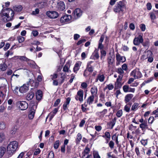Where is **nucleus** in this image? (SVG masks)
<instances>
[{"label": "nucleus", "mask_w": 158, "mask_h": 158, "mask_svg": "<svg viewBox=\"0 0 158 158\" xmlns=\"http://www.w3.org/2000/svg\"><path fill=\"white\" fill-rule=\"evenodd\" d=\"M71 100V98L68 97L66 98V101L64 102L63 105V109L64 111L67 112V110H69L68 106Z\"/></svg>", "instance_id": "15"}, {"label": "nucleus", "mask_w": 158, "mask_h": 158, "mask_svg": "<svg viewBox=\"0 0 158 158\" xmlns=\"http://www.w3.org/2000/svg\"><path fill=\"white\" fill-rule=\"evenodd\" d=\"M116 47L115 48V51L117 52V53L116 54V64L117 65H118V50L117 49V47L116 45Z\"/></svg>", "instance_id": "44"}, {"label": "nucleus", "mask_w": 158, "mask_h": 158, "mask_svg": "<svg viewBox=\"0 0 158 158\" xmlns=\"http://www.w3.org/2000/svg\"><path fill=\"white\" fill-rule=\"evenodd\" d=\"M118 89V77L117 78L116 81L115 82L114 85V89Z\"/></svg>", "instance_id": "54"}, {"label": "nucleus", "mask_w": 158, "mask_h": 158, "mask_svg": "<svg viewBox=\"0 0 158 158\" xmlns=\"http://www.w3.org/2000/svg\"><path fill=\"white\" fill-rule=\"evenodd\" d=\"M86 41L85 39H82L79 40L76 43L77 46H79L82 43L85 42Z\"/></svg>", "instance_id": "50"}, {"label": "nucleus", "mask_w": 158, "mask_h": 158, "mask_svg": "<svg viewBox=\"0 0 158 158\" xmlns=\"http://www.w3.org/2000/svg\"><path fill=\"white\" fill-rule=\"evenodd\" d=\"M152 52L151 51L148 50L145 51L144 54L141 56V59L142 60H144L148 58L149 56L152 55Z\"/></svg>", "instance_id": "18"}, {"label": "nucleus", "mask_w": 158, "mask_h": 158, "mask_svg": "<svg viewBox=\"0 0 158 158\" xmlns=\"http://www.w3.org/2000/svg\"><path fill=\"white\" fill-rule=\"evenodd\" d=\"M139 127L143 130L145 129H148V120L147 119L144 120V122L140 124L139 125Z\"/></svg>", "instance_id": "21"}, {"label": "nucleus", "mask_w": 158, "mask_h": 158, "mask_svg": "<svg viewBox=\"0 0 158 158\" xmlns=\"http://www.w3.org/2000/svg\"><path fill=\"white\" fill-rule=\"evenodd\" d=\"M106 50H103L100 51V59L102 60L104 59L106 55Z\"/></svg>", "instance_id": "29"}, {"label": "nucleus", "mask_w": 158, "mask_h": 158, "mask_svg": "<svg viewBox=\"0 0 158 158\" xmlns=\"http://www.w3.org/2000/svg\"><path fill=\"white\" fill-rule=\"evenodd\" d=\"M154 120V118L153 116H151L149 117L148 120V122L149 124H152Z\"/></svg>", "instance_id": "62"}, {"label": "nucleus", "mask_w": 158, "mask_h": 158, "mask_svg": "<svg viewBox=\"0 0 158 158\" xmlns=\"http://www.w3.org/2000/svg\"><path fill=\"white\" fill-rule=\"evenodd\" d=\"M65 78L63 76L61 77L58 80H54L53 81V85L55 86H57L58 85H61L64 82Z\"/></svg>", "instance_id": "8"}, {"label": "nucleus", "mask_w": 158, "mask_h": 158, "mask_svg": "<svg viewBox=\"0 0 158 158\" xmlns=\"http://www.w3.org/2000/svg\"><path fill=\"white\" fill-rule=\"evenodd\" d=\"M118 135H117L116 134H115L112 136V139L114 140H116V143L117 144L118 146Z\"/></svg>", "instance_id": "42"}, {"label": "nucleus", "mask_w": 158, "mask_h": 158, "mask_svg": "<svg viewBox=\"0 0 158 158\" xmlns=\"http://www.w3.org/2000/svg\"><path fill=\"white\" fill-rule=\"evenodd\" d=\"M114 88V86L112 84L110 83L107 85L104 88V90L105 91L106 89H108L109 90H112Z\"/></svg>", "instance_id": "36"}, {"label": "nucleus", "mask_w": 158, "mask_h": 158, "mask_svg": "<svg viewBox=\"0 0 158 158\" xmlns=\"http://www.w3.org/2000/svg\"><path fill=\"white\" fill-rule=\"evenodd\" d=\"M90 151V149L88 147L86 146L82 153V158H85V157L86 155L88 154Z\"/></svg>", "instance_id": "23"}, {"label": "nucleus", "mask_w": 158, "mask_h": 158, "mask_svg": "<svg viewBox=\"0 0 158 158\" xmlns=\"http://www.w3.org/2000/svg\"><path fill=\"white\" fill-rule=\"evenodd\" d=\"M48 158H54V155L53 151H51L49 152Z\"/></svg>", "instance_id": "55"}, {"label": "nucleus", "mask_w": 158, "mask_h": 158, "mask_svg": "<svg viewBox=\"0 0 158 158\" xmlns=\"http://www.w3.org/2000/svg\"><path fill=\"white\" fill-rule=\"evenodd\" d=\"M17 58L21 61L29 62L30 60L26 57L25 56H17Z\"/></svg>", "instance_id": "30"}, {"label": "nucleus", "mask_w": 158, "mask_h": 158, "mask_svg": "<svg viewBox=\"0 0 158 158\" xmlns=\"http://www.w3.org/2000/svg\"><path fill=\"white\" fill-rule=\"evenodd\" d=\"M114 125V123L113 122H112L111 121L108 123V128L110 129H112Z\"/></svg>", "instance_id": "52"}, {"label": "nucleus", "mask_w": 158, "mask_h": 158, "mask_svg": "<svg viewBox=\"0 0 158 158\" xmlns=\"http://www.w3.org/2000/svg\"><path fill=\"white\" fill-rule=\"evenodd\" d=\"M35 110H30V114H28V116L29 119H32L35 115Z\"/></svg>", "instance_id": "33"}, {"label": "nucleus", "mask_w": 158, "mask_h": 158, "mask_svg": "<svg viewBox=\"0 0 158 158\" xmlns=\"http://www.w3.org/2000/svg\"><path fill=\"white\" fill-rule=\"evenodd\" d=\"M90 92L92 94L91 95H94L95 94H97L98 92V89L97 87H95L91 88L90 89Z\"/></svg>", "instance_id": "35"}, {"label": "nucleus", "mask_w": 158, "mask_h": 158, "mask_svg": "<svg viewBox=\"0 0 158 158\" xmlns=\"http://www.w3.org/2000/svg\"><path fill=\"white\" fill-rule=\"evenodd\" d=\"M124 5L125 4L123 2H119V13L120 11L123 12L125 10V7Z\"/></svg>", "instance_id": "28"}, {"label": "nucleus", "mask_w": 158, "mask_h": 158, "mask_svg": "<svg viewBox=\"0 0 158 158\" xmlns=\"http://www.w3.org/2000/svg\"><path fill=\"white\" fill-rule=\"evenodd\" d=\"M100 101L104 103L105 101V93L102 91H101L99 94Z\"/></svg>", "instance_id": "27"}, {"label": "nucleus", "mask_w": 158, "mask_h": 158, "mask_svg": "<svg viewBox=\"0 0 158 158\" xmlns=\"http://www.w3.org/2000/svg\"><path fill=\"white\" fill-rule=\"evenodd\" d=\"M47 5V3L45 2H42L38 4V7L40 9L45 8Z\"/></svg>", "instance_id": "25"}, {"label": "nucleus", "mask_w": 158, "mask_h": 158, "mask_svg": "<svg viewBox=\"0 0 158 158\" xmlns=\"http://www.w3.org/2000/svg\"><path fill=\"white\" fill-rule=\"evenodd\" d=\"M18 146V143L16 141L10 142L8 144L7 148V152L10 156H12L16 151Z\"/></svg>", "instance_id": "2"}, {"label": "nucleus", "mask_w": 158, "mask_h": 158, "mask_svg": "<svg viewBox=\"0 0 158 158\" xmlns=\"http://www.w3.org/2000/svg\"><path fill=\"white\" fill-rule=\"evenodd\" d=\"M7 91L6 86H0V98H1L3 99L5 97L6 93ZM1 103V100L0 99V104Z\"/></svg>", "instance_id": "6"}, {"label": "nucleus", "mask_w": 158, "mask_h": 158, "mask_svg": "<svg viewBox=\"0 0 158 158\" xmlns=\"http://www.w3.org/2000/svg\"><path fill=\"white\" fill-rule=\"evenodd\" d=\"M94 62L93 61H91L89 62L87 64L86 70H87L88 72L92 73V72L94 70V68L92 65H91V64Z\"/></svg>", "instance_id": "19"}, {"label": "nucleus", "mask_w": 158, "mask_h": 158, "mask_svg": "<svg viewBox=\"0 0 158 158\" xmlns=\"http://www.w3.org/2000/svg\"><path fill=\"white\" fill-rule=\"evenodd\" d=\"M19 43H22L24 41V38L22 36H19L17 38Z\"/></svg>", "instance_id": "49"}, {"label": "nucleus", "mask_w": 158, "mask_h": 158, "mask_svg": "<svg viewBox=\"0 0 158 158\" xmlns=\"http://www.w3.org/2000/svg\"><path fill=\"white\" fill-rule=\"evenodd\" d=\"M5 139V135L3 133H0V143H2Z\"/></svg>", "instance_id": "47"}, {"label": "nucleus", "mask_w": 158, "mask_h": 158, "mask_svg": "<svg viewBox=\"0 0 158 158\" xmlns=\"http://www.w3.org/2000/svg\"><path fill=\"white\" fill-rule=\"evenodd\" d=\"M81 87L84 89H86L87 87V85L86 82H83L81 84Z\"/></svg>", "instance_id": "60"}, {"label": "nucleus", "mask_w": 158, "mask_h": 158, "mask_svg": "<svg viewBox=\"0 0 158 158\" xmlns=\"http://www.w3.org/2000/svg\"><path fill=\"white\" fill-rule=\"evenodd\" d=\"M83 90L80 89L78 90L76 95L75 96V99L77 101H79L80 103L83 101Z\"/></svg>", "instance_id": "5"}, {"label": "nucleus", "mask_w": 158, "mask_h": 158, "mask_svg": "<svg viewBox=\"0 0 158 158\" xmlns=\"http://www.w3.org/2000/svg\"><path fill=\"white\" fill-rule=\"evenodd\" d=\"M118 3L117 2V4L115 5V6H114V8H113V10L116 13H117L118 12Z\"/></svg>", "instance_id": "61"}, {"label": "nucleus", "mask_w": 158, "mask_h": 158, "mask_svg": "<svg viewBox=\"0 0 158 158\" xmlns=\"http://www.w3.org/2000/svg\"><path fill=\"white\" fill-rule=\"evenodd\" d=\"M40 10L38 8L35 9V11H33L32 12V15H35L39 14V13Z\"/></svg>", "instance_id": "59"}, {"label": "nucleus", "mask_w": 158, "mask_h": 158, "mask_svg": "<svg viewBox=\"0 0 158 158\" xmlns=\"http://www.w3.org/2000/svg\"><path fill=\"white\" fill-rule=\"evenodd\" d=\"M29 87L27 84H24L22 86L20 87L19 91L22 93H25L28 90Z\"/></svg>", "instance_id": "14"}, {"label": "nucleus", "mask_w": 158, "mask_h": 158, "mask_svg": "<svg viewBox=\"0 0 158 158\" xmlns=\"http://www.w3.org/2000/svg\"><path fill=\"white\" fill-rule=\"evenodd\" d=\"M139 27L142 31H144L146 30V26L144 24H141L139 25Z\"/></svg>", "instance_id": "57"}, {"label": "nucleus", "mask_w": 158, "mask_h": 158, "mask_svg": "<svg viewBox=\"0 0 158 158\" xmlns=\"http://www.w3.org/2000/svg\"><path fill=\"white\" fill-rule=\"evenodd\" d=\"M51 79L53 81L56 78L58 77V74L57 73H54L53 75H51Z\"/></svg>", "instance_id": "63"}, {"label": "nucleus", "mask_w": 158, "mask_h": 158, "mask_svg": "<svg viewBox=\"0 0 158 158\" xmlns=\"http://www.w3.org/2000/svg\"><path fill=\"white\" fill-rule=\"evenodd\" d=\"M30 106L31 107V110H35H35L37 108V106H35V103H31L30 104Z\"/></svg>", "instance_id": "51"}, {"label": "nucleus", "mask_w": 158, "mask_h": 158, "mask_svg": "<svg viewBox=\"0 0 158 158\" xmlns=\"http://www.w3.org/2000/svg\"><path fill=\"white\" fill-rule=\"evenodd\" d=\"M94 95L89 96L87 100V102L89 105L92 104L94 101Z\"/></svg>", "instance_id": "26"}, {"label": "nucleus", "mask_w": 158, "mask_h": 158, "mask_svg": "<svg viewBox=\"0 0 158 158\" xmlns=\"http://www.w3.org/2000/svg\"><path fill=\"white\" fill-rule=\"evenodd\" d=\"M57 10L59 11H63L65 9V5L63 1H60L57 3L56 5Z\"/></svg>", "instance_id": "12"}, {"label": "nucleus", "mask_w": 158, "mask_h": 158, "mask_svg": "<svg viewBox=\"0 0 158 158\" xmlns=\"http://www.w3.org/2000/svg\"><path fill=\"white\" fill-rule=\"evenodd\" d=\"M6 65L4 64H1L0 65V69L2 71H5L6 69Z\"/></svg>", "instance_id": "45"}, {"label": "nucleus", "mask_w": 158, "mask_h": 158, "mask_svg": "<svg viewBox=\"0 0 158 158\" xmlns=\"http://www.w3.org/2000/svg\"><path fill=\"white\" fill-rule=\"evenodd\" d=\"M60 102V99L59 98L57 99L55 101L53 106L56 107L58 106Z\"/></svg>", "instance_id": "58"}, {"label": "nucleus", "mask_w": 158, "mask_h": 158, "mask_svg": "<svg viewBox=\"0 0 158 158\" xmlns=\"http://www.w3.org/2000/svg\"><path fill=\"white\" fill-rule=\"evenodd\" d=\"M139 105V104L138 103H134L132 106L131 110H135L138 108Z\"/></svg>", "instance_id": "40"}, {"label": "nucleus", "mask_w": 158, "mask_h": 158, "mask_svg": "<svg viewBox=\"0 0 158 158\" xmlns=\"http://www.w3.org/2000/svg\"><path fill=\"white\" fill-rule=\"evenodd\" d=\"M35 94L36 99L38 100H41L43 96L42 91L40 89L38 90Z\"/></svg>", "instance_id": "22"}, {"label": "nucleus", "mask_w": 158, "mask_h": 158, "mask_svg": "<svg viewBox=\"0 0 158 158\" xmlns=\"http://www.w3.org/2000/svg\"><path fill=\"white\" fill-rule=\"evenodd\" d=\"M6 151V149L5 148L3 147H0V157H2Z\"/></svg>", "instance_id": "32"}, {"label": "nucleus", "mask_w": 158, "mask_h": 158, "mask_svg": "<svg viewBox=\"0 0 158 158\" xmlns=\"http://www.w3.org/2000/svg\"><path fill=\"white\" fill-rule=\"evenodd\" d=\"M34 96V93L32 91H30L27 94L26 98L27 100L29 101L31 100Z\"/></svg>", "instance_id": "24"}, {"label": "nucleus", "mask_w": 158, "mask_h": 158, "mask_svg": "<svg viewBox=\"0 0 158 158\" xmlns=\"http://www.w3.org/2000/svg\"><path fill=\"white\" fill-rule=\"evenodd\" d=\"M17 106L21 110H24L28 108V104L25 101H19L17 103Z\"/></svg>", "instance_id": "4"}, {"label": "nucleus", "mask_w": 158, "mask_h": 158, "mask_svg": "<svg viewBox=\"0 0 158 158\" xmlns=\"http://www.w3.org/2000/svg\"><path fill=\"white\" fill-rule=\"evenodd\" d=\"M126 61L125 57L124 56H121L119 55V63H123Z\"/></svg>", "instance_id": "53"}, {"label": "nucleus", "mask_w": 158, "mask_h": 158, "mask_svg": "<svg viewBox=\"0 0 158 158\" xmlns=\"http://www.w3.org/2000/svg\"><path fill=\"white\" fill-rule=\"evenodd\" d=\"M81 64V62L80 61H77L76 62L73 68V71L74 73H77L80 69Z\"/></svg>", "instance_id": "16"}, {"label": "nucleus", "mask_w": 158, "mask_h": 158, "mask_svg": "<svg viewBox=\"0 0 158 158\" xmlns=\"http://www.w3.org/2000/svg\"><path fill=\"white\" fill-rule=\"evenodd\" d=\"M60 141L59 140H56L54 143V144L53 147L55 149H57L59 145Z\"/></svg>", "instance_id": "41"}, {"label": "nucleus", "mask_w": 158, "mask_h": 158, "mask_svg": "<svg viewBox=\"0 0 158 158\" xmlns=\"http://www.w3.org/2000/svg\"><path fill=\"white\" fill-rule=\"evenodd\" d=\"M98 50L96 51H95V53L93 55V57L94 59L98 60L99 58V56L98 52Z\"/></svg>", "instance_id": "43"}, {"label": "nucleus", "mask_w": 158, "mask_h": 158, "mask_svg": "<svg viewBox=\"0 0 158 158\" xmlns=\"http://www.w3.org/2000/svg\"><path fill=\"white\" fill-rule=\"evenodd\" d=\"M113 113H116L117 116L118 117V109L117 107H114L113 108Z\"/></svg>", "instance_id": "56"}, {"label": "nucleus", "mask_w": 158, "mask_h": 158, "mask_svg": "<svg viewBox=\"0 0 158 158\" xmlns=\"http://www.w3.org/2000/svg\"><path fill=\"white\" fill-rule=\"evenodd\" d=\"M93 154L94 158H101V157L99 155L98 152L97 151H93Z\"/></svg>", "instance_id": "39"}, {"label": "nucleus", "mask_w": 158, "mask_h": 158, "mask_svg": "<svg viewBox=\"0 0 158 158\" xmlns=\"http://www.w3.org/2000/svg\"><path fill=\"white\" fill-rule=\"evenodd\" d=\"M97 77L100 82H102L104 81L105 76L103 74L101 75L100 74H99L98 75Z\"/></svg>", "instance_id": "37"}, {"label": "nucleus", "mask_w": 158, "mask_h": 158, "mask_svg": "<svg viewBox=\"0 0 158 158\" xmlns=\"http://www.w3.org/2000/svg\"><path fill=\"white\" fill-rule=\"evenodd\" d=\"M127 64H124L122 65V69H119V81L121 80L123 77V74L124 73L123 70H127Z\"/></svg>", "instance_id": "11"}, {"label": "nucleus", "mask_w": 158, "mask_h": 158, "mask_svg": "<svg viewBox=\"0 0 158 158\" xmlns=\"http://www.w3.org/2000/svg\"><path fill=\"white\" fill-rule=\"evenodd\" d=\"M35 81L34 80L30 79L29 81L27 83V85L29 86V85L31 86H33V84L34 83Z\"/></svg>", "instance_id": "48"}, {"label": "nucleus", "mask_w": 158, "mask_h": 158, "mask_svg": "<svg viewBox=\"0 0 158 158\" xmlns=\"http://www.w3.org/2000/svg\"><path fill=\"white\" fill-rule=\"evenodd\" d=\"M82 138L81 135L79 133H78L77 135V138L75 140V142L77 144H78L80 143L81 140L82 139Z\"/></svg>", "instance_id": "31"}, {"label": "nucleus", "mask_w": 158, "mask_h": 158, "mask_svg": "<svg viewBox=\"0 0 158 158\" xmlns=\"http://www.w3.org/2000/svg\"><path fill=\"white\" fill-rule=\"evenodd\" d=\"M152 22H154V20L158 17V10H153L150 12L149 14Z\"/></svg>", "instance_id": "9"}, {"label": "nucleus", "mask_w": 158, "mask_h": 158, "mask_svg": "<svg viewBox=\"0 0 158 158\" xmlns=\"http://www.w3.org/2000/svg\"><path fill=\"white\" fill-rule=\"evenodd\" d=\"M133 97L132 94H128L125 97V100L126 103L128 102Z\"/></svg>", "instance_id": "34"}, {"label": "nucleus", "mask_w": 158, "mask_h": 158, "mask_svg": "<svg viewBox=\"0 0 158 158\" xmlns=\"http://www.w3.org/2000/svg\"><path fill=\"white\" fill-rule=\"evenodd\" d=\"M114 61V58L111 56H110L108 58V65H111L113 64V63Z\"/></svg>", "instance_id": "38"}, {"label": "nucleus", "mask_w": 158, "mask_h": 158, "mask_svg": "<svg viewBox=\"0 0 158 158\" xmlns=\"http://www.w3.org/2000/svg\"><path fill=\"white\" fill-rule=\"evenodd\" d=\"M82 14V11L79 8H76L74 12V15L75 17L77 18L80 17Z\"/></svg>", "instance_id": "17"}, {"label": "nucleus", "mask_w": 158, "mask_h": 158, "mask_svg": "<svg viewBox=\"0 0 158 158\" xmlns=\"http://www.w3.org/2000/svg\"><path fill=\"white\" fill-rule=\"evenodd\" d=\"M70 65V61L69 60L67 61L63 68V71L64 72H68Z\"/></svg>", "instance_id": "20"}, {"label": "nucleus", "mask_w": 158, "mask_h": 158, "mask_svg": "<svg viewBox=\"0 0 158 158\" xmlns=\"http://www.w3.org/2000/svg\"><path fill=\"white\" fill-rule=\"evenodd\" d=\"M130 75L133 77L135 79L140 78L143 77L142 73L138 69H136L131 71Z\"/></svg>", "instance_id": "3"}, {"label": "nucleus", "mask_w": 158, "mask_h": 158, "mask_svg": "<svg viewBox=\"0 0 158 158\" xmlns=\"http://www.w3.org/2000/svg\"><path fill=\"white\" fill-rule=\"evenodd\" d=\"M143 40L142 36L141 35H139L138 37H135L134 39L133 44L135 45H139L140 44L143 43Z\"/></svg>", "instance_id": "7"}, {"label": "nucleus", "mask_w": 158, "mask_h": 158, "mask_svg": "<svg viewBox=\"0 0 158 158\" xmlns=\"http://www.w3.org/2000/svg\"><path fill=\"white\" fill-rule=\"evenodd\" d=\"M69 17H70V18L71 17L70 15H65L63 16L60 19V22L63 23L69 22L70 20Z\"/></svg>", "instance_id": "13"}, {"label": "nucleus", "mask_w": 158, "mask_h": 158, "mask_svg": "<svg viewBox=\"0 0 158 158\" xmlns=\"http://www.w3.org/2000/svg\"><path fill=\"white\" fill-rule=\"evenodd\" d=\"M130 106L129 105L127 104L124 107V110L127 112H129L130 109Z\"/></svg>", "instance_id": "64"}, {"label": "nucleus", "mask_w": 158, "mask_h": 158, "mask_svg": "<svg viewBox=\"0 0 158 158\" xmlns=\"http://www.w3.org/2000/svg\"><path fill=\"white\" fill-rule=\"evenodd\" d=\"M6 127V125L5 123L3 122H1L0 123V129L3 130Z\"/></svg>", "instance_id": "46"}, {"label": "nucleus", "mask_w": 158, "mask_h": 158, "mask_svg": "<svg viewBox=\"0 0 158 158\" xmlns=\"http://www.w3.org/2000/svg\"><path fill=\"white\" fill-rule=\"evenodd\" d=\"M47 16L50 18L55 19L59 16L58 13L56 11H48L46 12Z\"/></svg>", "instance_id": "10"}, {"label": "nucleus", "mask_w": 158, "mask_h": 158, "mask_svg": "<svg viewBox=\"0 0 158 158\" xmlns=\"http://www.w3.org/2000/svg\"><path fill=\"white\" fill-rule=\"evenodd\" d=\"M23 7L21 5H16L13 6L14 10L9 8H6L5 9H2L0 13V16L3 17V20L4 21L8 22L13 19L14 15V11L19 13L22 10Z\"/></svg>", "instance_id": "1"}]
</instances>
